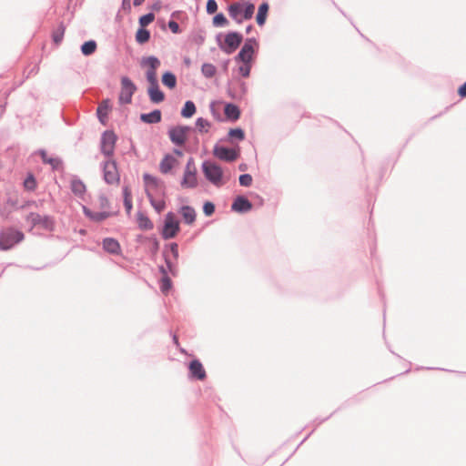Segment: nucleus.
<instances>
[{
  "instance_id": "31",
  "label": "nucleus",
  "mask_w": 466,
  "mask_h": 466,
  "mask_svg": "<svg viewBox=\"0 0 466 466\" xmlns=\"http://www.w3.org/2000/svg\"><path fill=\"white\" fill-rule=\"evenodd\" d=\"M196 113V106L192 101H187L181 110V116L186 118L191 117Z\"/></svg>"
},
{
  "instance_id": "51",
  "label": "nucleus",
  "mask_w": 466,
  "mask_h": 466,
  "mask_svg": "<svg viewBox=\"0 0 466 466\" xmlns=\"http://www.w3.org/2000/svg\"><path fill=\"white\" fill-rule=\"evenodd\" d=\"M99 200L102 207L108 206V200L105 197H100Z\"/></svg>"
},
{
  "instance_id": "13",
  "label": "nucleus",
  "mask_w": 466,
  "mask_h": 466,
  "mask_svg": "<svg viewBox=\"0 0 466 466\" xmlns=\"http://www.w3.org/2000/svg\"><path fill=\"white\" fill-rule=\"evenodd\" d=\"M188 131V127H175L169 130V137L174 144L182 146L187 140Z\"/></svg>"
},
{
  "instance_id": "2",
  "label": "nucleus",
  "mask_w": 466,
  "mask_h": 466,
  "mask_svg": "<svg viewBox=\"0 0 466 466\" xmlns=\"http://www.w3.org/2000/svg\"><path fill=\"white\" fill-rule=\"evenodd\" d=\"M202 170L206 178L216 187H221L227 182L224 178L222 168L215 163L204 162L202 164Z\"/></svg>"
},
{
  "instance_id": "20",
  "label": "nucleus",
  "mask_w": 466,
  "mask_h": 466,
  "mask_svg": "<svg viewBox=\"0 0 466 466\" xmlns=\"http://www.w3.org/2000/svg\"><path fill=\"white\" fill-rule=\"evenodd\" d=\"M111 109L110 101L108 99L103 100L97 107L96 113L99 120L105 124L108 112Z\"/></svg>"
},
{
  "instance_id": "45",
  "label": "nucleus",
  "mask_w": 466,
  "mask_h": 466,
  "mask_svg": "<svg viewBox=\"0 0 466 466\" xmlns=\"http://www.w3.org/2000/svg\"><path fill=\"white\" fill-rule=\"evenodd\" d=\"M218 10V4L215 0H208L207 3V12L208 14H214Z\"/></svg>"
},
{
  "instance_id": "29",
  "label": "nucleus",
  "mask_w": 466,
  "mask_h": 466,
  "mask_svg": "<svg viewBox=\"0 0 466 466\" xmlns=\"http://www.w3.org/2000/svg\"><path fill=\"white\" fill-rule=\"evenodd\" d=\"M152 207L157 213L162 212L166 208V203L163 198H154L151 193L147 195Z\"/></svg>"
},
{
  "instance_id": "46",
  "label": "nucleus",
  "mask_w": 466,
  "mask_h": 466,
  "mask_svg": "<svg viewBox=\"0 0 466 466\" xmlns=\"http://www.w3.org/2000/svg\"><path fill=\"white\" fill-rule=\"evenodd\" d=\"M205 215L211 216L215 211V206L211 202H206L203 206Z\"/></svg>"
},
{
  "instance_id": "26",
  "label": "nucleus",
  "mask_w": 466,
  "mask_h": 466,
  "mask_svg": "<svg viewBox=\"0 0 466 466\" xmlns=\"http://www.w3.org/2000/svg\"><path fill=\"white\" fill-rule=\"evenodd\" d=\"M143 178L146 186L147 195H148V193H151V190L158 187L159 181L156 177H153L149 174H145L143 176Z\"/></svg>"
},
{
  "instance_id": "18",
  "label": "nucleus",
  "mask_w": 466,
  "mask_h": 466,
  "mask_svg": "<svg viewBox=\"0 0 466 466\" xmlns=\"http://www.w3.org/2000/svg\"><path fill=\"white\" fill-rule=\"evenodd\" d=\"M231 208L236 212H248L252 208V204L246 198L238 197Z\"/></svg>"
},
{
  "instance_id": "21",
  "label": "nucleus",
  "mask_w": 466,
  "mask_h": 466,
  "mask_svg": "<svg viewBox=\"0 0 466 466\" xmlns=\"http://www.w3.org/2000/svg\"><path fill=\"white\" fill-rule=\"evenodd\" d=\"M137 224H138L139 228L142 229V230H150L154 227L153 223L149 219V218L146 214H144L142 212H138L137 213Z\"/></svg>"
},
{
  "instance_id": "6",
  "label": "nucleus",
  "mask_w": 466,
  "mask_h": 466,
  "mask_svg": "<svg viewBox=\"0 0 466 466\" xmlns=\"http://www.w3.org/2000/svg\"><path fill=\"white\" fill-rule=\"evenodd\" d=\"M198 185L197 168L193 158H189L185 168L181 187L185 188H194Z\"/></svg>"
},
{
  "instance_id": "19",
  "label": "nucleus",
  "mask_w": 466,
  "mask_h": 466,
  "mask_svg": "<svg viewBox=\"0 0 466 466\" xmlns=\"http://www.w3.org/2000/svg\"><path fill=\"white\" fill-rule=\"evenodd\" d=\"M182 216L185 223L191 225L196 220V211L193 208L189 206H183L179 211Z\"/></svg>"
},
{
  "instance_id": "27",
  "label": "nucleus",
  "mask_w": 466,
  "mask_h": 466,
  "mask_svg": "<svg viewBox=\"0 0 466 466\" xmlns=\"http://www.w3.org/2000/svg\"><path fill=\"white\" fill-rule=\"evenodd\" d=\"M141 120L149 124L158 123L161 120V112L157 109L148 114H142Z\"/></svg>"
},
{
  "instance_id": "25",
  "label": "nucleus",
  "mask_w": 466,
  "mask_h": 466,
  "mask_svg": "<svg viewBox=\"0 0 466 466\" xmlns=\"http://www.w3.org/2000/svg\"><path fill=\"white\" fill-rule=\"evenodd\" d=\"M224 113L228 119L237 120L239 118L240 111L236 105L227 104L224 109Z\"/></svg>"
},
{
  "instance_id": "16",
  "label": "nucleus",
  "mask_w": 466,
  "mask_h": 466,
  "mask_svg": "<svg viewBox=\"0 0 466 466\" xmlns=\"http://www.w3.org/2000/svg\"><path fill=\"white\" fill-rule=\"evenodd\" d=\"M189 369V374L192 379H196L198 380H203L206 379L207 374L206 370L202 365V363L198 360H194L189 363L188 366Z\"/></svg>"
},
{
  "instance_id": "9",
  "label": "nucleus",
  "mask_w": 466,
  "mask_h": 466,
  "mask_svg": "<svg viewBox=\"0 0 466 466\" xmlns=\"http://www.w3.org/2000/svg\"><path fill=\"white\" fill-rule=\"evenodd\" d=\"M116 136L112 131H106L101 139V151L106 157H111L115 150Z\"/></svg>"
},
{
  "instance_id": "23",
  "label": "nucleus",
  "mask_w": 466,
  "mask_h": 466,
  "mask_svg": "<svg viewBox=\"0 0 466 466\" xmlns=\"http://www.w3.org/2000/svg\"><path fill=\"white\" fill-rule=\"evenodd\" d=\"M84 213L86 217H88L90 219L99 222L102 221L109 217V213L103 211V212H92L90 209H88L86 207H83Z\"/></svg>"
},
{
  "instance_id": "39",
  "label": "nucleus",
  "mask_w": 466,
  "mask_h": 466,
  "mask_svg": "<svg viewBox=\"0 0 466 466\" xmlns=\"http://www.w3.org/2000/svg\"><path fill=\"white\" fill-rule=\"evenodd\" d=\"M228 24V21L222 13H219L213 17V25L215 26H225Z\"/></svg>"
},
{
  "instance_id": "8",
  "label": "nucleus",
  "mask_w": 466,
  "mask_h": 466,
  "mask_svg": "<svg viewBox=\"0 0 466 466\" xmlns=\"http://www.w3.org/2000/svg\"><path fill=\"white\" fill-rule=\"evenodd\" d=\"M104 179L107 184L118 185L120 175L114 160H106L103 166Z\"/></svg>"
},
{
  "instance_id": "5",
  "label": "nucleus",
  "mask_w": 466,
  "mask_h": 466,
  "mask_svg": "<svg viewBox=\"0 0 466 466\" xmlns=\"http://www.w3.org/2000/svg\"><path fill=\"white\" fill-rule=\"evenodd\" d=\"M180 229L179 222L172 212H168L165 217L162 237L165 239L173 238Z\"/></svg>"
},
{
  "instance_id": "3",
  "label": "nucleus",
  "mask_w": 466,
  "mask_h": 466,
  "mask_svg": "<svg viewBox=\"0 0 466 466\" xmlns=\"http://www.w3.org/2000/svg\"><path fill=\"white\" fill-rule=\"evenodd\" d=\"M161 65L160 60L156 56H144L140 60V66L146 72V77L148 83L157 81V70Z\"/></svg>"
},
{
  "instance_id": "17",
  "label": "nucleus",
  "mask_w": 466,
  "mask_h": 466,
  "mask_svg": "<svg viewBox=\"0 0 466 466\" xmlns=\"http://www.w3.org/2000/svg\"><path fill=\"white\" fill-rule=\"evenodd\" d=\"M151 102L155 104L161 103L165 99L164 93L159 89L158 82L149 83L147 90Z\"/></svg>"
},
{
  "instance_id": "54",
  "label": "nucleus",
  "mask_w": 466,
  "mask_h": 466,
  "mask_svg": "<svg viewBox=\"0 0 466 466\" xmlns=\"http://www.w3.org/2000/svg\"><path fill=\"white\" fill-rule=\"evenodd\" d=\"M145 0H134V5H140Z\"/></svg>"
},
{
  "instance_id": "4",
  "label": "nucleus",
  "mask_w": 466,
  "mask_h": 466,
  "mask_svg": "<svg viewBox=\"0 0 466 466\" xmlns=\"http://www.w3.org/2000/svg\"><path fill=\"white\" fill-rule=\"evenodd\" d=\"M24 239V234L14 228H6L0 235V247L2 249H9L16 243Z\"/></svg>"
},
{
  "instance_id": "12",
  "label": "nucleus",
  "mask_w": 466,
  "mask_h": 466,
  "mask_svg": "<svg viewBox=\"0 0 466 466\" xmlns=\"http://www.w3.org/2000/svg\"><path fill=\"white\" fill-rule=\"evenodd\" d=\"M255 46H257V42L255 39H248L245 42L244 46H242L240 52L238 53L237 60H239L243 63H250L254 54Z\"/></svg>"
},
{
  "instance_id": "52",
  "label": "nucleus",
  "mask_w": 466,
  "mask_h": 466,
  "mask_svg": "<svg viewBox=\"0 0 466 466\" xmlns=\"http://www.w3.org/2000/svg\"><path fill=\"white\" fill-rule=\"evenodd\" d=\"M171 249H172L173 253L177 256V245L172 244Z\"/></svg>"
},
{
  "instance_id": "14",
  "label": "nucleus",
  "mask_w": 466,
  "mask_h": 466,
  "mask_svg": "<svg viewBox=\"0 0 466 466\" xmlns=\"http://www.w3.org/2000/svg\"><path fill=\"white\" fill-rule=\"evenodd\" d=\"M213 154L216 157L225 161H234L238 157V151L224 147H215Z\"/></svg>"
},
{
  "instance_id": "40",
  "label": "nucleus",
  "mask_w": 466,
  "mask_h": 466,
  "mask_svg": "<svg viewBox=\"0 0 466 466\" xmlns=\"http://www.w3.org/2000/svg\"><path fill=\"white\" fill-rule=\"evenodd\" d=\"M24 187L26 190L33 191L36 187V181L33 175H28V177L24 181Z\"/></svg>"
},
{
  "instance_id": "22",
  "label": "nucleus",
  "mask_w": 466,
  "mask_h": 466,
  "mask_svg": "<svg viewBox=\"0 0 466 466\" xmlns=\"http://www.w3.org/2000/svg\"><path fill=\"white\" fill-rule=\"evenodd\" d=\"M103 248L106 251L116 254L120 250L119 243L111 238H105L103 241Z\"/></svg>"
},
{
  "instance_id": "48",
  "label": "nucleus",
  "mask_w": 466,
  "mask_h": 466,
  "mask_svg": "<svg viewBox=\"0 0 466 466\" xmlns=\"http://www.w3.org/2000/svg\"><path fill=\"white\" fill-rule=\"evenodd\" d=\"M124 200L132 199L131 188L128 186H125L123 188Z\"/></svg>"
},
{
  "instance_id": "47",
  "label": "nucleus",
  "mask_w": 466,
  "mask_h": 466,
  "mask_svg": "<svg viewBox=\"0 0 466 466\" xmlns=\"http://www.w3.org/2000/svg\"><path fill=\"white\" fill-rule=\"evenodd\" d=\"M168 27L174 34L179 33V25L176 21H169Z\"/></svg>"
},
{
  "instance_id": "10",
  "label": "nucleus",
  "mask_w": 466,
  "mask_h": 466,
  "mask_svg": "<svg viewBox=\"0 0 466 466\" xmlns=\"http://www.w3.org/2000/svg\"><path fill=\"white\" fill-rule=\"evenodd\" d=\"M136 91V86L128 77H123L121 80V92L119 101L124 104L131 102L133 94Z\"/></svg>"
},
{
  "instance_id": "1",
  "label": "nucleus",
  "mask_w": 466,
  "mask_h": 466,
  "mask_svg": "<svg viewBox=\"0 0 466 466\" xmlns=\"http://www.w3.org/2000/svg\"><path fill=\"white\" fill-rule=\"evenodd\" d=\"M228 10L230 17L240 24L244 19L248 20L253 16L255 5L250 3H233Z\"/></svg>"
},
{
  "instance_id": "32",
  "label": "nucleus",
  "mask_w": 466,
  "mask_h": 466,
  "mask_svg": "<svg viewBox=\"0 0 466 466\" xmlns=\"http://www.w3.org/2000/svg\"><path fill=\"white\" fill-rule=\"evenodd\" d=\"M150 38V33L145 28H139L136 33V41L138 44H145Z\"/></svg>"
},
{
  "instance_id": "36",
  "label": "nucleus",
  "mask_w": 466,
  "mask_h": 466,
  "mask_svg": "<svg viewBox=\"0 0 466 466\" xmlns=\"http://www.w3.org/2000/svg\"><path fill=\"white\" fill-rule=\"evenodd\" d=\"M40 154L43 161L51 165L53 168H58L61 166L60 159L56 157H49L45 151H42Z\"/></svg>"
},
{
  "instance_id": "28",
  "label": "nucleus",
  "mask_w": 466,
  "mask_h": 466,
  "mask_svg": "<svg viewBox=\"0 0 466 466\" xmlns=\"http://www.w3.org/2000/svg\"><path fill=\"white\" fill-rule=\"evenodd\" d=\"M162 83L169 89H173L177 86V77L173 73L166 72L162 76Z\"/></svg>"
},
{
  "instance_id": "43",
  "label": "nucleus",
  "mask_w": 466,
  "mask_h": 466,
  "mask_svg": "<svg viewBox=\"0 0 466 466\" xmlns=\"http://www.w3.org/2000/svg\"><path fill=\"white\" fill-rule=\"evenodd\" d=\"M252 183V177L249 174H244L239 177V184L243 187H249Z\"/></svg>"
},
{
  "instance_id": "41",
  "label": "nucleus",
  "mask_w": 466,
  "mask_h": 466,
  "mask_svg": "<svg viewBox=\"0 0 466 466\" xmlns=\"http://www.w3.org/2000/svg\"><path fill=\"white\" fill-rule=\"evenodd\" d=\"M228 136L230 138H236L238 140H243L245 138L244 131L241 128H233L228 132Z\"/></svg>"
},
{
  "instance_id": "42",
  "label": "nucleus",
  "mask_w": 466,
  "mask_h": 466,
  "mask_svg": "<svg viewBox=\"0 0 466 466\" xmlns=\"http://www.w3.org/2000/svg\"><path fill=\"white\" fill-rule=\"evenodd\" d=\"M154 20H155L154 14L149 13V14H147L145 15H142L139 18V24H140L141 27L144 28L145 26H147L149 24H151Z\"/></svg>"
},
{
  "instance_id": "50",
  "label": "nucleus",
  "mask_w": 466,
  "mask_h": 466,
  "mask_svg": "<svg viewBox=\"0 0 466 466\" xmlns=\"http://www.w3.org/2000/svg\"><path fill=\"white\" fill-rule=\"evenodd\" d=\"M124 205L127 209V212L129 214L132 209V199L124 200Z\"/></svg>"
},
{
  "instance_id": "35",
  "label": "nucleus",
  "mask_w": 466,
  "mask_h": 466,
  "mask_svg": "<svg viewBox=\"0 0 466 466\" xmlns=\"http://www.w3.org/2000/svg\"><path fill=\"white\" fill-rule=\"evenodd\" d=\"M96 49V43L93 40L85 42L81 46V51L85 56L92 55Z\"/></svg>"
},
{
  "instance_id": "34",
  "label": "nucleus",
  "mask_w": 466,
  "mask_h": 466,
  "mask_svg": "<svg viewBox=\"0 0 466 466\" xmlns=\"http://www.w3.org/2000/svg\"><path fill=\"white\" fill-rule=\"evenodd\" d=\"M160 270L163 273L160 289L162 292L167 293L171 289V280L167 277V272L163 267H161Z\"/></svg>"
},
{
  "instance_id": "55",
  "label": "nucleus",
  "mask_w": 466,
  "mask_h": 466,
  "mask_svg": "<svg viewBox=\"0 0 466 466\" xmlns=\"http://www.w3.org/2000/svg\"><path fill=\"white\" fill-rule=\"evenodd\" d=\"M173 339H174L175 344H176L177 346H178V345H179V343H178V339H177V337L176 335L173 337Z\"/></svg>"
},
{
  "instance_id": "11",
  "label": "nucleus",
  "mask_w": 466,
  "mask_h": 466,
  "mask_svg": "<svg viewBox=\"0 0 466 466\" xmlns=\"http://www.w3.org/2000/svg\"><path fill=\"white\" fill-rule=\"evenodd\" d=\"M25 219L30 224L31 228L35 226H41L43 228L50 229L53 227V220L48 216H41L37 213H30Z\"/></svg>"
},
{
  "instance_id": "49",
  "label": "nucleus",
  "mask_w": 466,
  "mask_h": 466,
  "mask_svg": "<svg viewBox=\"0 0 466 466\" xmlns=\"http://www.w3.org/2000/svg\"><path fill=\"white\" fill-rule=\"evenodd\" d=\"M461 97H466V82L458 89Z\"/></svg>"
},
{
  "instance_id": "37",
  "label": "nucleus",
  "mask_w": 466,
  "mask_h": 466,
  "mask_svg": "<svg viewBox=\"0 0 466 466\" xmlns=\"http://www.w3.org/2000/svg\"><path fill=\"white\" fill-rule=\"evenodd\" d=\"M210 126V122L203 117H199L196 121V127L201 133H207Z\"/></svg>"
},
{
  "instance_id": "7",
  "label": "nucleus",
  "mask_w": 466,
  "mask_h": 466,
  "mask_svg": "<svg viewBox=\"0 0 466 466\" xmlns=\"http://www.w3.org/2000/svg\"><path fill=\"white\" fill-rule=\"evenodd\" d=\"M242 40V35L237 32H230L226 35L224 43L219 44V47L223 52L232 54L239 46Z\"/></svg>"
},
{
  "instance_id": "33",
  "label": "nucleus",
  "mask_w": 466,
  "mask_h": 466,
  "mask_svg": "<svg viewBox=\"0 0 466 466\" xmlns=\"http://www.w3.org/2000/svg\"><path fill=\"white\" fill-rule=\"evenodd\" d=\"M71 189L75 195L82 196L86 191V186L80 180H73L71 182Z\"/></svg>"
},
{
  "instance_id": "30",
  "label": "nucleus",
  "mask_w": 466,
  "mask_h": 466,
  "mask_svg": "<svg viewBox=\"0 0 466 466\" xmlns=\"http://www.w3.org/2000/svg\"><path fill=\"white\" fill-rule=\"evenodd\" d=\"M65 25L63 24H60L52 33V38L56 45H59L64 37L65 35Z\"/></svg>"
},
{
  "instance_id": "53",
  "label": "nucleus",
  "mask_w": 466,
  "mask_h": 466,
  "mask_svg": "<svg viewBox=\"0 0 466 466\" xmlns=\"http://www.w3.org/2000/svg\"><path fill=\"white\" fill-rule=\"evenodd\" d=\"M177 156V157H182L183 156V153L182 151L178 150V149H175L174 150V156Z\"/></svg>"
},
{
  "instance_id": "24",
  "label": "nucleus",
  "mask_w": 466,
  "mask_h": 466,
  "mask_svg": "<svg viewBox=\"0 0 466 466\" xmlns=\"http://www.w3.org/2000/svg\"><path fill=\"white\" fill-rule=\"evenodd\" d=\"M268 4L266 2L262 3L258 7L257 17H256V20H257V23L258 25L262 26L265 24L267 15H268Z\"/></svg>"
},
{
  "instance_id": "38",
  "label": "nucleus",
  "mask_w": 466,
  "mask_h": 466,
  "mask_svg": "<svg viewBox=\"0 0 466 466\" xmlns=\"http://www.w3.org/2000/svg\"><path fill=\"white\" fill-rule=\"evenodd\" d=\"M201 71L203 75L207 77L214 76L217 72L215 66L208 63H206L202 66Z\"/></svg>"
},
{
  "instance_id": "15",
  "label": "nucleus",
  "mask_w": 466,
  "mask_h": 466,
  "mask_svg": "<svg viewBox=\"0 0 466 466\" xmlns=\"http://www.w3.org/2000/svg\"><path fill=\"white\" fill-rule=\"evenodd\" d=\"M179 161L173 154H167L159 163V171L162 174L169 173L173 168L178 167Z\"/></svg>"
},
{
  "instance_id": "44",
  "label": "nucleus",
  "mask_w": 466,
  "mask_h": 466,
  "mask_svg": "<svg viewBox=\"0 0 466 466\" xmlns=\"http://www.w3.org/2000/svg\"><path fill=\"white\" fill-rule=\"evenodd\" d=\"M250 68H251V66H250L249 63H243V65L240 66L238 68L239 74L242 76L247 77L249 76Z\"/></svg>"
}]
</instances>
